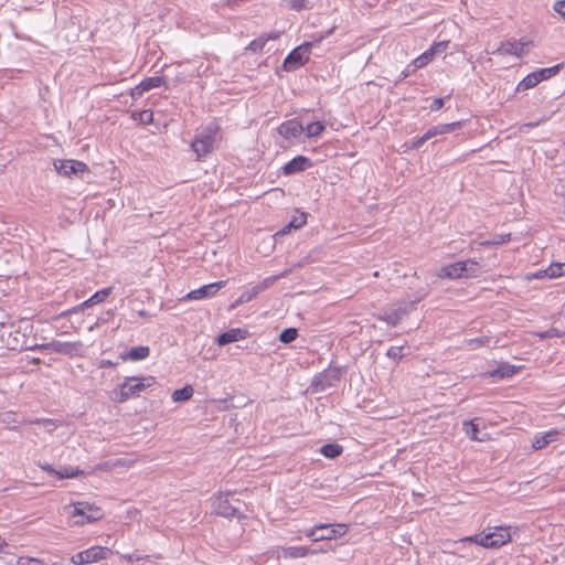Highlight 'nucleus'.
Wrapping results in <instances>:
<instances>
[{"mask_svg":"<svg viewBox=\"0 0 565 565\" xmlns=\"http://www.w3.org/2000/svg\"><path fill=\"white\" fill-rule=\"evenodd\" d=\"M550 279L565 276V263H552L548 266Z\"/></svg>","mask_w":565,"mask_h":565,"instance_id":"nucleus-39","label":"nucleus"},{"mask_svg":"<svg viewBox=\"0 0 565 565\" xmlns=\"http://www.w3.org/2000/svg\"><path fill=\"white\" fill-rule=\"evenodd\" d=\"M428 290L423 288L416 291L413 300H402L394 305L392 308L383 310L376 316L377 320L384 321L387 324L397 326L409 312H412L416 305L426 298Z\"/></svg>","mask_w":565,"mask_h":565,"instance_id":"nucleus-1","label":"nucleus"},{"mask_svg":"<svg viewBox=\"0 0 565 565\" xmlns=\"http://www.w3.org/2000/svg\"><path fill=\"white\" fill-rule=\"evenodd\" d=\"M341 369L328 367L322 372L316 374L311 381L310 387L312 393H321L326 390L333 387L340 382Z\"/></svg>","mask_w":565,"mask_h":565,"instance_id":"nucleus-6","label":"nucleus"},{"mask_svg":"<svg viewBox=\"0 0 565 565\" xmlns=\"http://www.w3.org/2000/svg\"><path fill=\"white\" fill-rule=\"evenodd\" d=\"M348 532V526L342 523L327 524L318 523L305 531V535L312 542L330 541L343 536Z\"/></svg>","mask_w":565,"mask_h":565,"instance_id":"nucleus-3","label":"nucleus"},{"mask_svg":"<svg viewBox=\"0 0 565 565\" xmlns=\"http://www.w3.org/2000/svg\"><path fill=\"white\" fill-rule=\"evenodd\" d=\"M122 558L126 559L129 563H134V562H139V561H142V559H148L149 556L148 555H140V554H137V553H131V554L122 555Z\"/></svg>","mask_w":565,"mask_h":565,"instance_id":"nucleus-50","label":"nucleus"},{"mask_svg":"<svg viewBox=\"0 0 565 565\" xmlns=\"http://www.w3.org/2000/svg\"><path fill=\"white\" fill-rule=\"evenodd\" d=\"M488 535L491 536L489 540L491 548L501 547L511 541L509 527L497 526L492 532L488 533Z\"/></svg>","mask_w":565,"mask_h":565,"instance_id":"nucleus-17","label":"nucleus"},{"mask_svg":"<svg viewBox=\"0 0 565 565\" xmlns=\"http://www.w3.org/2000/svg\"><path fill=\"white\" fill-rule=\"evenodd\" d=\"M535 335L541 340L551 338H562L565 337V331H562L558 328H550L545 331L536 332Z\"/></svg>","mask_w":565,"mask_h":565,"instance_id":"nucleus-38","label":"nucleus"},{"mask_svg":"<svg viewBox=\"0 0 565 565\" xmlns=\"http://www.w3.org/2000/svg\"><path fill=\"white\" fill-rule=\"evenodd\" d=\"M83 475H84L83 470H81L78 468H74V467H64V468L57 470V472H56V477L58 479L77 478Z\"/></svg>","mask_w":565,"mask_h":565,"instance_id":"nucleus-33","label":"nucleus"},{"mask_svg":"<svg viewBox=\"0 0 565 565\" xmlns=\"http://www.w3.org/2000/svg\"><path fill=\"white\" fill-rule=\"evenodd\" d=\"M217 130V126L210 125L195 136L191 148L196 153L198 159L205 157L214 149Z\"/></svg>","mask_w":565,"mask_h":565,"instance_id":"nucleus-5","label":"nucleus"},{"mask_svg":"<svg viewBox=\"0 0 565 565\" xmlns=\"http://www.w3.org/2000/svg\"><path fill=\"white\" fill-rule=\"evenodd\" d=\"M139 316L141 317H148V312L146 310H140Z\"/></svg>","mask_w":565,"mask_h":565,"instance_id":"nucleus-64","label":"nucleus"},{"mask_svg":"<svg viewBox=\"0 0 565 565\" xmlns=\"http://www.w3.org/2000/svg\"><path fill=\"white\" fill-rule=\"evenodd\" d=\"M326 127L321 121H312L303 127V132L308 138L320 136L324 131Z\"/></svg>","mask_w":565,"mask_h":565,"instance_id":"nucleus-31","label":"nucleus"},{"mask_svg":"<svg viewBox=\"0 0 565 565\" xmlns=\"http://www.w3.org/2000/svg\"><path fill=\"white\" fill-rule=\"evenodd\" d=\"M114 363L109 360H102L100 366H111Z\"/></svg>","mask_w":565,"mask_h":565,"instance_id":"nucleus-63","label":"nucleus"},{"mask_svg":"<svg viewBox=\"0 0 565 565\" xmlns=\"http://www.w3.org/2000/svg\"><path fill=\"white\" fill-rule=\"evenodd\" d=\"M186 76L183 73H178L175 75V78L173 79V86H177L178 84L185 82Z\"/></svg>","mask_w":565,"mask_h":565,"instance_id":"nucleus-58","label":"nucleus"},{"mask_svg":"<svg viewBox=\"0 0 565 565\" xmlns=\"http://www.w3.org/2000/svg\"><path fill=\"white\" fill-rule=\"evenodd\" d=\"M280 276H270L265 278L263 281L257 285L246 289L241 294V296L230 306L228 310H234L241 305L247 303L255 299L260 292L268 289Z\"/></svg>","mask_w":565,"mask_h":565,"instance_id":"nucleus-8","label":"nucleus"},{"mask_svg":"<svg viewBox=\"0 0 565 565\" xmlns=\"http://www.w3.org/2000/svg\"><path fill=\"white\" fill-rule=\"evenodd\" d=\"M278 38H279V33L278 32H273V33H269L268 35H265V39H267V41L276 40Z\"/></svg>","mask_w":565,"mask_h":565,"instance_id":"nucleus-61","label":"nucleus"},{"mask_svg":"<svg viewBox=\"0 0 565 565\" xmlns=\"http://www.w3.org/2000/svg\"><path fill=\"white\" fill-rule=\"evenodd\" d=\"M463 429L468 437H470L472 440L482 441L483 438L479 437V428L478 425L475 424V420H466L463 422Z\"/></svg>","mask_w":565,"mask_h":565,"instance_id":"nucleus-34","label":"nucleus"},{"mask_svg":"<svg viewBox=\"0 0 565 565\" xmlns=\"http://www.w3.org/2000/svg\"><path fill=\"white\" fill-rule=\"evenodd\" d=\"M521 367L509 363H501L497 369L489 372V376L494 379H508L519 372Z\"/></svg>","mask_w":565,"mask_h":565,"instance_id":"nucleus-24","label":"nucleus"},{"mask_svg":"<svg viewBox=\"0 0 565 565\" xmlns=\"http://www.w3.org/2000/svg\"><path fill=\"white\" fill-rule=\"evenodd\" d=\"M277 131L288 145H295L303 132V126L298 119L294 118L281 122Z\"/></svg>","mask_w":565,"mask_h":565,"instance_id":"nucleus-12","label":"nucleus"},{"mask_svg":"<svg viewBox=\"0 0 565 565\" xmlns=\"http://www.w3.org/2000/svg\"><path fill=\"white\" fill-rule=\"evenodd\" d=\"M438 135H444V134H443V129H441L440 125H437V126H434V127L429 128V129L424 134V136H425V138H426L427 140H429V139H431V138H434V137H436V136H438Z\"/></svg>","mask_w":565,"mask_h":565,"instance_id":"nucleus-49","label":"nucleus"},{"mask_svg":"<svg viewBox=\"0 0 565 565\" xmlns=\"http://www.w3.org/2000/svg\"><path fill=\"white\" fill-rule=\"evenodd\" d=\"M440 127L443 129V134H449L456 129H459L462 127V121H454L450 124H440Z\"/></svg>","mask_w":565,"mask_h":565,"instance_id":"nucleus-47","label":"nucleus"},{"mask_svg":"<svg viewBox=\"0 0 565 565\" xmlns=\"http://www.w3.org/2000/svg\"><path fill=\"white\" fill-rule=\"evenodd\" d=\"M537 126V122H527V124H524L523 126H521V131H524L525 129L527 128H533Z\"/></svg>","mask_w":565,"mask_h":565,"instance_id":"nucleus-62","label":"nucleus"},{"mask_svg":"<svg viewBox=\"0 0 565 565\" xmlns=\"http://www.w3.org/2000/svg\"><path fill=\"white\" fill-rule=\"evenodd\" d=\"M111 290H113L111 287H107V288H104V289H100V290L96 291L90 297V301L95 302V303L103 302L111 294Z\"/></svg>","mask_w":565,"mask_h":565,"instance_id":"nucleus-45","label":"nucleus"},{"mask_svg":"<svg viewBox=\"0 0 565 565\" xmlns=\"http://www.w3.org/2000/svg\"><path fill=\"white\" fill-rule=\"evenodd\" d=\"M562 67H563V63L551 66V67L539 68V70L534 71V73L537 77L539 83H541V82L550 79L553 76H555L556 74H558L559 71L562 70Z\"/></svg>","mask_w":565,"mask_h":565,"instance_id":"nucleus-26","label":"nucleus"},{"mask_svg":"<svg viewBox=\"0 0 565 565\" xmlns=\"http://www.w3.org/2000/svg\"><path fill=\"white\" fill-rule=\"evenodd\" d=\"M427 141V139L425 138V136H420V137H416L412 140V143H411V148L412 149H418L420 148L425 142Z\"/></svg>","mask_w":565,"mask_h":565,"instance_id":"nucleus-54","label":"nucleus"},{"mask_svg":"<svg viewBox=\"0 0 565 565\" xmlns=\"http://www.w3.org/2000/svg\"><path fill=\"white\" fill-rule=\"evenodd\" d=\"M434 53H435V49H430V50H427L426 52H424L423 54H420L419 56H417L413 61V65H414L413 71L426 66L433 60Z\"/></svg>","mask_w":565,"mask_h":565,"instance_id":"nucleus-32","label":"nucleus"},{"mask_svg":"<svg viewBox=\"0 0 565 565\" xmlns=\"http://www.w3.org/2000/svg\"><path fill=\"white\" fill-rule=\"evenodd\" d=\"M298 337V330L296 328H287L282 330L279 334V340L282 343H290L295 341Z\"/></svg>","mask_w":565,"mask_h":565,"instance_id":"nucleus-43","label":"nucleus"},{"mask_svg":"<svg viewBox=\"0 0 565 565\" xmlns=\"http://www.w3.org/2000/svg\"><path fill=\"white\" fill-rule=\"evenodd\" d=\"M337 29V25H333L332 28H330L329 30H327L326 32H320V33H316L311 36V41L309 42H305L303 44H310V50L315 46V45H318L319 43H321L324 39L329 38L330 35H332L334 33Z\"/></svg>","mask_w":565,"mask_h":565,"instance_id":"nucleus-36","label":"nucleus"},{"mask_svg":"<svg viewBox=\"0 0 565 565\" xmlns=\"http://www.w3.org/2000/svg\"><path fill=\"white\" fill-rule=\"evenodd\" d=\"M161 85H164L167 88L169 87L167 85L166 76H152V77H146L140 82V88L141 90H150L152 88L160 87Z\"/></svg>","mask_w":565,"mask_h":565,"instance_id":"nucleus-25","label":"nucleus"},{"mask_svg":"<svg viewBox=\"0 0 565 565\" xmlns=\"http://www.w3.org/2000/svg\"><path fill=\"white\" fill-rule=\"evenodd\" d=\"M479 263L475 259L456 262L441 267L438 276L440 278L459 279L477 277Z\"/></svg>","mask_w":565,"mask_h":565,"instance_id":"nucleus-4","label":"nucleus"},{"mask_svg":"<svg viewBox=\"0 0 565 565\" xmlns=\"http://www.w3.org/2000/svg\"><path fill=\"white\" fill-rule=\"evenodd\" d=\"M193 392L194 391L191 385H185L172 393V401L175 403L189 401L193 396Z\"/></svg>","mask_w":565,"mask_h":565,"instance_id":"nucleus-28","label":"nucleus"},{"mask_svg":"<svg viewBox=\"0 0 565 565\" xmlns=\"http://www.w3.org/2000/svg\"><path fill=\"white\" fill-rule=\"evenodd\" d=\"M491 342V338L490 337H478V338H473V339H469L466 341V347L469 349V350H477L481 347H488Z\"/></svg>","mask_w":565,"mask_h":565,"instance_id":"nucleus-35","label":"nucleus"},{"mask_svg":"<svg viewBox=\"0 0 565 565\" xmlns=\"http://www.w3.org/2000/svg\"><path fill=\"white\" fill-rule=\"evenodd\" d=\"M312 167L310 158L305 156H297L288 161L282 168L281 172L284 175H292L307 170Z\"/></svg>","mask_w":565,"mask_h":565,"instance_id":"nucleus-14","label":"nucleus"},{"mask_svg":"<svg viewBox=\"0 0 565 565\" xmlns=\"http://www.w3.org/2000/svg\"><path fill=\"white\" fill-rule=\"evenodd\" d=\"M35 425L43 426L45 430L52 434L60 425V422L52 418H36Z\"/></svg>","mask_w":565,"mask_h":565,"instance_id":"nucleus-41","label":"nucleus"},{"mask_svg":"<svg viewBox=\"0 0 565 565\" xmlns=\"http://www.w3.org/2000/svg\"><path fill=\"white\" fill-rule=\"evenodd\" d=\"M511 239V234L508 233V234H497L493 236V238L491 241H484V242H481L480 245L481 246H490V245H503L508 242H510Z\"/></svg>","mask_w":565,"mask_h":565,"instance_id":"nucleus-40","label":"nucleus"},{"mask_svg":"<svg viewBox=\"0 0 565 565\" xmlns=\"http://www.w3.org/2000/svg\"><path fill=\"white\" fill-rule=\"evenodd\" d=\"M87 564L96 563L98 561L107 558L110 553L108 547L92 546L84 551Z\"/></svg>","mask_w":565,"mask_h":565,"instance_id":"nucleus-21","label":"nucleus"},{"mask_svg":"<svg viewBox=\"0 0 565 565\" xmlns=\"http://www.w3.org/2000/svg\"><path fill=\"white\" fill-rule=\"evenodd\" d=\"M386 355L394 360L402 359L403 358V347H391L387 350Z\"/></svg>","mask_w":565,"mask_h":565,"instance_id":"nucleus-46","label":"nucleus"},{"mask_svg":"<svg viewBox=\"0 0 565 565\" xmlns=\"http://www.w3.org/2000/svg\"><path fill=\"white\" fill-rule=\"evenodd\" d=\"M73 516H79L76 520V524H86L100 520L104 516V512L100 508L88 502H77L74 505Z\"/></svg>","mask_w":565,"mask_h":565,"instance_id":"nucleus-10","label":"nucleus"},{"mask_svg":"<svg viewBox=\"0 0 565 565\" xmlns=\"http://www.w3.org/2000/svg\"><path fill=\"white\" fill-rule=\"evenodd\" d=\"M156 383L153 376H128L119 387V392H114L113 399L117 403H124L134 396H138L142 391Z\"/></svg>","mask_w":565,"mask_h":565,"instance_id":"nucleus-2","label":"nucleus"},{"mask_svg":"<svg viewBox=\"0 0 565 565\" xmlns=\"http://www.w3.org/2000/svg\"><path fill=\"white\" fill-rule=\"evenodd\" d=\"M266 43H267V39H265V35H260L257 39L249 42L246 50L250 51L253 53H259L263 51Z\"/></svg>","mask_w":565,"mask_h":565,"instance_id":"nucleus-42","label":"nucleus"},{"mask_svg":"<svg viewBox=\"0 0 565 565\" xmlns=\"http://www.w3.org/2000/svg\"><path fill=\"white\" fill-rule=\"evenodd\" d=\"M150 354V348L148 345L134 347L130 350L121 354L124 361H140L145 360Z\"/></svg>","mask_w":565,"mask_h":565,"instance_id":"nucleus-22","label":"nucleus"},{"mask_svg":"<svg viewBox=\"0 0 565 565\" xmlns=\"http://www.w3.org/2000/svg\"><path fill=\"white\" fill-rule=\"evenodd\" d=\"M523 51L524 44L522 42L513 40L502 42L497 49V51H494L493 53H498L501 55H514L521 57L523 55Z\"/></svg>","mask_w":565,"mask_h":565,"instance_id":"nucleus-18","label":"nucleus"},{"mask_svg":"<svg viewBox=\"0 0 565 565\" xmlns=\"http://www.w3.org/2000/svg\"><path fill=\"white\" fill-rule=\"evenodd\" d=\"M409 74H411L409 66H407V68H405V70L399 74L397 82L405 79L406 77H408V76H409Z\"/></svg>","mask_w":565,"mask_h":565,"instance_id":"nucleus-59","label":"nucleus"},{"mask_svg":"<svg viewBox=\"0 0 565 565\" xmlns=\"http://www.w3.org/2000/svg\"><path fill=\"white\" fill-rule=\"evenodd\" d=\"M93 305H96L95 302H92L90 301V297L85 300L84 302H82L78 307L74 308L72 311L73 312H76L78 309H84V308H87V307H90Z\"/></svg>","mask_w":565,"mask_h":565,"instance_id":"nucleus-57","label":"nucleus"},{"mask_svg":"<svg viewBox=\"0 0 565 565\" xmlns=\"http://www.w3.org/2000/svg\"><path fill=\"white\" fill-rule=\"evenodd\" d=\"M342 451L343 447L339 444H326L320 448V454L330 459L339 457Z\"/></svg>","mask_w":565,"mask_h":565,"instance_id":"nucleus-27","label":"nucleus"},{"mask_svg":"<svg viewBox=\"0 0 565 565\" xmlns=\"http://www.w3.org/2000/svg\"><path fill=\"white\" fill-rule=\"evenodd\" d=\"M72 563L75 565H85L87 564L84 551L76 553L71 558Z\"/></svg>","mask_w":565,"mask_h":565,"instance_id":"nucleus-51","label":"nucleus"},{"mask_svg":"<svg viewBox=\"0 0 565 565\" xmlns=\"http://www.w3.org/2000/svg\"><path fill=\"white\" fill-rule=\"evenodd\" d=\"M35 422H36V418H23L21 422H19V424H22V425H35Z\"/></svg>","mask_w":565,"mask_h":565,"instance_id":"nucleus-60","label":"nucleus"},{"mask_svg":"<svg viewBox=\"0 0 565 565\" xmlns=\"http://www.w3.org/2000/svg\"><path fill=\"white\" fill-rule=\"evenodd\" d=\"M491 536L488 535V533H479V534H475V535H471V536H466L461 540V542H470V543H476L482 547H486V548H491L490 547V540Z\"/></svg>","mask_w":565,"mask_h":565,"instance_id":"nucleus-30","label":"nucleus"},{"mask_svg":"<svg viewBox=\"0 0 565 565\" xmlns=\"http://www.w3.org/2000/svg\"><path fill=\"white\" fill-rule=\"evenodd\" d=\"M310 44H301L294 49L285 58L282 67L287 72L296 71L303 66L310 56Z\"/></svg>","mask_w":565,"mask_h":565,"instance_id":"nucleus-9","label":"nucleus"},{"mask_svg":"<svg viewBox=\"0 0 565 565\" xmlns=\"http://www.w3.org/2000/svg\"><path fill=\"white\" fill-rule=\"evenodd\" d=\"M54 168L58 174L67 178H83L84 173L89 172V168L85 162L73 159L55 160Z\"/></svg>","mask_w":565,"mask_h":565,"instance_id":"nucleus-7","label":"nucleus"},{"mask_svg":"<svg viewBox=\"0 0 565 565\" xmlns=\"http://www.w3.org/2000/svg\"><path fill=\"white\" fill-rule=\"evenodd\" d=\"M527 279H550L548 267L545 269L536 270L527 276Z\"/></svg>","mask_w":565,"mask_h":565,"instance_id":"nucleus-48","label":"nucleus"},{"mask_svg":"<svg viewBox=\"0 0 565 565\" xmlns=\"http://www.w3.org/2000/svg\"><path fill=\"white\" fill-rule=\"evenodd\" d=\"M40 350L51 351L60 354H64L67 356H77L82 352L83 344L77 342H65L60 340H54L47 343H43L38 347Z\"/></svg>","mask_w":565,"mask_h":565,"instance_id":"nucleus-11","label":"nucleus"},{"mask_svg":"<svg viewBox=\"0 0 565 565\" xmlns=\"http://www.w3.org/2000/svg\"><path fill=\"white\" fill-rule=\"evenodd\" d=\"M539 83L534 72L527 74L516 86V92H525L535 87Z\"/></svg>","mask_w":565,"mask_h":565,"instance_id":"nucleus-29","label":"nucleus"},{"mask_svg":"<svg viewBox=\"0 0 565 565\" xmlns=\"http://www.w3.org/2000/svg\"><path fill=\"white\" fill-rule=\"evenodd\" d=\"M286 7L290 10L301 11V10H310L312 6L308 0H286Z\"/></svg>","mask_w":565,"mask_h":565,"instance_id":"nucleus-37","label":"nucleus"},{"mask_svg":"<svg viewBox=\"0 0 565 565\" xmlns=\"http://www.w3.org/2000/svg\"><path fill=\"white\" fill-rule=\"evenodd\" d=\"M554 11L565 20V0H558L554 3Z\"/></svg>","mask_w":565,"mask_h":565,"instance_id":"nucleus-52","label":"nucleus"},{"mask_svg":"<svg viewBox=\"0 0 565 565\" xmlns=\"http://www.w3.org/2000/svg\"><path fill=\"white\" fill-rule=\"evenodd\" d=\"M226 285L225 280L215 281L212 284L204 285L198 289L191 290L185 299L188 300H201L215 296Z\"/></svg>","mask_w":565,"mask_h":565,"instance_id":"nucleus-13","label":"nucleus"},{"mask_svg":"<svg viewBox=\"0 0 565 565\" xmlns=\"http://www.w3.org/2000/svg\"><path fill=\"white\" fill-rule=\"evenodd\" d=\"M132 118L135 120H139L141 124L148 125L153 120V113L150 109H145L142 111L134 113Z\"/></svg>","mask_w":565,"mask_h":565,"instance_id":"nucleus-44","label":"nucleus"},{"mask_svg":"<svg viewBox=\"0 0 565 565\" xmlns=\"http://www.w3.org/2000/svg\"><path fill=\"white\" fill-rule=\"evenodd\" d=\"M145 92L146 90H141L139 83L135 88L131 89L130 95L132 98H139Z\"/></svg>","mask_w":565,"mask_h":565,"instance_id":"nucleus-56","label":"nucleus"},{"mask_svg":"<svg viewBox=\"0 0 565 565\" xmlns=\"http://www.w3.org/2000/svg\"><path fill=\"white\" fill-rule=\"evenodd\" d=\"M307 216L308 214L306 212L296 211L295 215L292 216L291 221L285 225L281 231H279L277 234L285 235L290 232L291 228L298 230L307 224Z\"/></svg>","mask_w":565,"mask_h":565,"instance_id":"nucleus-23","label":"nucleus"},{"mask_svg":"<svg viewBox=\"0 0 565 565\" xmlns=\"http://www.w3.org/2000/svg\"><path fill=\"white\" fill-rule=\"evenodd\" d=\"M213 507H214V512L217 515H221L224 518H233L238 514V510L231 504L227 495L217 497L213 502Z\"/></svg>","mask_w":565,"mask_h":565,"instance_id":"nucleus-16","label":"nucleus"},{"mask_svg":"<svg viewBox=\"0 0 565 565\" xmlns=\"http://www.w3.org/2000/svg\"><path fill=\"white\" fill-rule=\"evenodd\" d=\"M275 552L278 558H302L317 551H312L307 546H279Z\"/></svg>","mask_w":565,"mask_h":565,"instance_id":"nucleus-15","label":"nucleus"},{"mask_svg":"<svg viewBox=\"0 0 565 565\" xmlns=\"http://www.w3.org/2000/svg\"><path fill=\"white\" fill-rule=\"evenodd\" d=\"M558 436L559 431L557 429H551L543 434L535 435L532 441V448L534 450L543 449L551 443L555 441Z\"/></svg>","mask_w":565,"mask_h":565,"instance_id":"nucleus-19","label":"nucleus"},{"mask_svg":"<svg viewBox=\"0 0 565 565\" xmlns=\"http://www.w3.org/2000/svg\"><path fill=\"white\" fill-rule=\"evenodd\" d=\"M38 466L40 467L41 470L56 476L57 470L54 469L53 466H51L50 463H39Z\"/></svg>","mask_w":565,"mask_h":565,"instance_id":"nucleus-55","label":"nucleus"},{"mask_svg":"<svg viewBox=\"0 0 565 565\" xmlns=\"http://www.w3.org/2000/svg\"><path fill=\"white\" fill-rule=\"evenodd\" d=\"M444 105H445V98L438 97L433 100V103L429 106V109L431 111H438L439 109H441L444 107Z\"/></svg>","mask_w":565,"mask_h":565,"instance_id":"nucleus-53","label":"nucleus"},{"mask_svg":"<svg viewBox=\"0 0 565 565\" xmlns=\"http://www.w3.org/2000/svg\"><path fill=\"white\" fill-rule=\"evenodd\" d=\"M247 334H248V332L246 330H243L239 328L231 329L226 332L221 333L217 337V344L225 345V344L233 343V342H236L239 340H244V339H246Z\"/></svg>","mask_w":565,"mask_h":565,"instance_id":"nucleus-20","label":"nucleus"}]
</instances>
